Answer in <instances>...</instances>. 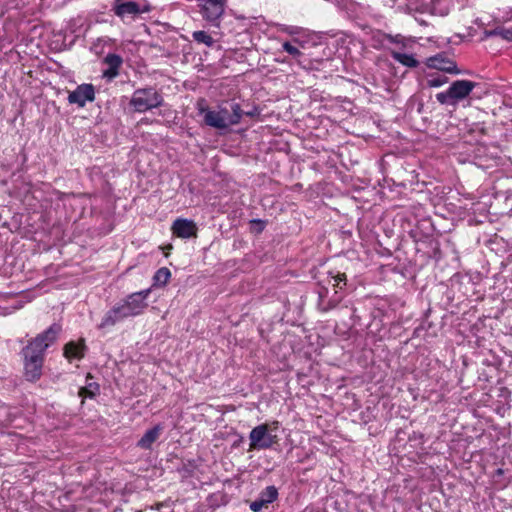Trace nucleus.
Returning <instances> with one entry per match:
<instances>
[{
    "mask_svg": "<svg viewBox=\"0 0 512 512\" xmlns=\"http://www.w3.org/2000/svg\"><path fill=\"white\" fill-rule=\"evenodd\" d=\"M203 19L211 25L219 27L224 14L227 0H197Z\"/></svg>",
    "mask_w": 512,
    "mask_h": 512,
    "instance_id": "obj_6",
    "label": "nucleus"
},
{
    "mask_svg": "<svg viewBox=\"0 0 512 512\" xmlns=\"http://www.w3.org/2000/svg\"><path fill=\"white\" fill-rule=\"evenodd\" d=\"M282 48L285 52H287L289 55L293 57H299L302 55V52L296 46L292 45L288 41L282 44Z\"/></svg>",
    "mask_w": 512,
    "mask_h": 512,
    "instance_id": "obj_22",
    "label": "nucleus"
},
{
    "mask_svg": "<svg viewBox=\"0 0 512 512\" xmlns=\"http://www.w3.org/2000/svg\"><path fill=\"white\" fill-rule=\"evenodd\" d=\"M172 232L179 238L187 239L196 236L197 227L192 220L178 218L173 222Z\"/></svg>",
    "mask_w": 512,
    "mask_h": 512,
    "instance_id": "obj_11",
    "label": "nucleus"
},
{
    "mask_svg": "<svg viewBox=\"0 0 512 512\" xmlns=\"http://www.w3.org/2000/svg\"><path fill=\"white\" fill-rule=\"evenodd\" d=\"M447 81H448V78L446 76L435 73V74H430L428 76L427 85L429 87H441L442 85L447 83Z\"/></svg>",
    "mask_w": 512,
    "mask_h": 512,
    "instance_id": "obj_21",
    "label": "nucleus"
},
{
    "mask_svg": "<svg viewBox=\"0 0 512 512\" xmlns=\"http://www.w3.org/2000/svg\"><path fill=\"white\" fill-rule=\"evenodd\" d=\"M162 102V95L154 87H147L134 91L130 106L137 112H146L161 106Z\"/></svg>",
    "mask_w": 512,
    "mask_h": 512,
    "instance_id": "obj_5",
    "label": "nucleus"
},
{
    "mask_svg": "<svg viewBox=\"0 0 512 512\" xmlns=\"http://www.w3.org/2000/svg\"><path fill=\"white\" fill-rule=\"evenodd\" d=\"M112 11L122 20L126 17L134 19L136 16L140 15L139 3L135 1L115 0Z\"/></svg>",
    "mask_w": 512,
    "mask_h": 512,
    "instance_id": "obj_8",
    "label": "nucleus"
},
{
    "mask_svg": "<svg viewBox=\"0 0 512 512\" xmlns=\"http://www.w3.org/2000/svg\"><path fill=\"white\" fill-rule=\"evenodd\" d=\"M427 66L442 72L458 74L456 62L448 58L445 54H437L427 59Z\"/></svg>",
    "mask_w": 512,
    "mask_h": 512,
    "instance_id": "obj_9",
    "label": "nucleus"
},
{
    "mask_svg": "<svg viewBox=\"0 0 512 512\" xmlns=\"http://www.w3.org/2000/svg\"><path fill=\"white\" fill-rule=\"evenodd\" d=\"M268 504H266L263 499L259 498L256 499L255 501L251 502L250 503V509L253 511V512H260L264 507H267Z\"/></svg>",
    "mask_w": 512,
    "mask_h": 512,
    "instance_id": "obj_24",
    "label": "nucleus"
},
{
    "mask_svg": "<svg viewBox=\"0 0 512 512\" xmlns=\"http://www.w3.org/2000/svg\"><path fill=\"white\" fill-rule=\"evenodd\" d=\"M140 14L149 13L152 10V6L145 2L143 4H139Z\"/></svg>",
    "mask_w": 512,
    "mask_h": 512,
    "instance_id": "obj_26",
    "label": "nucleus"
},
{
    "mask_svg": "<svg viewBox=\"0 0 512 512\" xmlns=\"http://www.w3.org/2000/svg\"><path fill=\"white\" fill-rule=\"evenodd\" d=\"M196 109L203 118L205 125L212 128H228L239 124L245 117L254 118L260 115L255 106L237 102L234 99L221 101L216 109H211L205 98H199Z\"/></svg>",
    "mask_w": 512,
    "mask_h": 512,
    "instance_id": "obj_1",
    "label": "nucleus"
},
{
    "mask_svg": "<svg viewBox=\"0 0 512 512\" xmlns=\"http://www.w3.org/2000/svg\"><path fill=\"white\" fill-rule=\"evenodd\" d=\"M61 332L59 324H52L43 333L32 339L22 350L24 357L25 377L29 381H36L42 374L45 350L51 346Z\"/></svg>",
    "mask_w": 512,
    "mask_h": 512,
    "instance_id": "obj_2",
    "label": "nucleus"
},
{
    "mask_svg": "<svg viewBox=\"0 0 512 512\" xmlns=\"http://www.w3.org/2000/svg\"><path fill=\"white\" fill-rule=\"evenodd\" d=\"M95 100V88L92 84H81L75 90L69 92L68 102L82 108L87 102Z\"/></svg>",
    "mask_w": 512,
    "mask_h": 512,
    "instance_id": "obj_7",
    "label": "nucleus"
},
{
    "mask_svg": "<svg viewBox=\"0 0 512 512\" xmlns=\"http://www.w3.org/2000/svg\"><path fill=\"white\" fill-rule=\"evenodd\" d=\"M99 393V385L95 382L88 383L85 387L80 388L79 396L93 398Z\"/></svg>",
    "mask_w": 512,
    "mask_h": 512,
    "instance_id": "obj_20",
    "label": "nucleus"
},
{
    "mask_svg": "<svg viewBox=\"0 0 512 512\" xmlns=\"http://www.w3.org/2000/svg\"><path fill=\"white\" fill-rule=\"evenodd\" d=\"M278 421H273L271 425L260 424L254 427L249 433V451L270 449L278 442V436L272 434L273 430H277Z\"/></svg>",
    "mask_w": 512,
    "mask_h": 512,
    "instance_id": "obj_3",
    "label": "nucleus"
},
{
    "mask_svg": "<svg viewBox=\"0 0 512 512\" xmlns=\"http://www.w3.org/2000/svg\"><path fill=\"white\" fill-rule=\"evenodd\" d=\"M476 83L470 80H456L447 91L436 94V99L440 104L455 106L459 101L467 98L475 88Z\"/></svg>",
    "mask_w": 512,
    "mask_h": 512,
    "instance_id": "obj_4",
    "label": "nucleus"
},
{
    "mask_svg": "<svg viewBox=\"0 0 512 512\" xmlns=\"http://www.w3.org/2000/svg\"><path fill=\"white\" fill-rule=\"evenodd\" d=\"M123 320H124V318L122 317L120 310L115 305L105 313L100 324L98 325V328L99 329L110 328Z\"/></svg>",
    "mask_w": 512,
    "mask_h": 512,
    "instance_id": "obj_14",
    "label": "nucleus"
},
{
    "mask_svg": "<svg viewBox=\"0 0 512 512\" xmlns=\"http://www.w3.org/2000/svg\"><path fill=\"white\" fill-rule=\"evenodd\" d=\"M151 290L145 289L135 292L127 296L123 301L128 305L132 312L137 316L143 313L147 307L146 299L148 298Z\"/></svg>",
    "mask_w": 512,
    "mask_h": 512,
    "instance_id": "obj_10",
    "label": "nucleus"
},
{
    "mask_svg": "<svg viewBox=\"0 0 512 512\" xmlns=\"http://www.w3.org/2000/svg\"><path fill=\"white\" fill-rule=\"evenodd\" d=\"M259 498L263 499V501L269 505L278 498V490L273 485L267 486L260 492Z\"/></svg>",
    "mask_w": 512,
    "mask_h": 512,
    "instance_id": "obj_18",
    "label": "nucleus"
},
{
    "mask_svg": "<svg viewBox=\"0 0 512 512\" xmlns=\"http://www.w3.org/2000/svg\"><path fill=\"white\" fill-rule=\"evenodd\" d=\"M103 62L108 66V68L103 71V77L108 80L116 78L123 64L122 57L115 53H109L104 57Z\"/></svg>",
    "mask_w": 512,
    "mask_h": 512,
    "instance_id": "obj_12",
    "label": "nucleus"
},
{
    "mask_svg": "<svg viewBox=\"0 0 512 512\" xmlns=\"http://www.w3.org/2000/svg\"><path fill=\"white\" fill-rule=\"evenodd\" d=\"M85 343L83 340L79 342H69L64 347V356L68 360L82 359L84 357Z\"/></svg>",
    "mask_w": 512,
    "mask_h": 512,
    "instance_id": "obj_15",
    "label": "nucleus"
},
{
    "mask_svg": "<svg viewBox=\"0 0 512 512\" xmlns=\"http://www.w3.org/2000/svg\"><path fill=\"white\" fill-rule=\"evenodd\" d=\"M390 55L395 61L408 68H416L419 65V61L411 54H405L392 50Z\"/></svg>",
    "mask_w": 512,
    "mask_h": 512,
    "instance_id": "obj_16",
    "label": "nucleus"
},
{
    "mask_svg": "<svg viewBox=\"0 0 512 512\" xmlns=\"http://www.w3.org/2000/svg\"><path fill=\"white\" fill-rule=\"evenodd\" d=\"M163 431V427L158 424L153 428L147 430L144 435L137 442V446L141 449H151L153 443L159 438Z\"/></svg>",
    "mask_w": 512,
    "mask_h": 512,
    "instance_id": "obj_13",
    "label": "nucleus"
},
{
    "mask_svg": "<svg viewBox=\"0 0 512 512\" xmlns=\"http://www.w3.org/2000/svg\"><path fill=\"white\" fill-rule=\"evenodd\" d=\"M116 306L124 319L136 316L124 301L116 304Z\"/></svg>",
    "mask_w": 512,
    "mask_h": 512,
    "instance_id": "obj_23",
    "label": "nucleus"
},
{
    "mask_svg": "<svg viewBox=\"0 0 512 512\" xmlns=\"http://www.w3.org/2000/svg\"><path fill=\"white\" fill-rule=\"evenodd\" d=\"M334 286L338 288H342L341 284L343 283L345 285L346 282V275L345 274H338L334 278Z\"/></svg>",
    "mask_w": 512,
    "mask_h": 512,
    "instance_id": "obj_25",
    "label": "nucleus"
},
{
    "mask_svg": "<svg viewBox=\"0 0 512 512\" xmlns=\"http://www.w3.org/2000/svg\"><path fill=\"white\" fill-rule=\"evenodd\" d=\"M170 277H171L170 270L166 267H161L155 272V274L153 276L154 285L164 286L168 283Z\"/></svg>",
    "mask_w": 512,
    "mask_h": 512,
    "instance_id": "obj_17",
    "label": "nucleus"
},
{
    "mask_svg": "<svg viewBox=\"0 0 512 512\" xmlns=\"http://www.w3.org/2000/svg\"><path fill=\"white\" fill-rule=\"evenodd\" d=\"M505 38L508 39V40H512V30H508L506 32V35H505Z\"/></svg>",
    "mask_w": 512,
    "mask_h": 512,
    "instance_id": "obj_27",
    "label": "nucleus"
},
{
    "mask_svg": "<svg viewBox=\"0 0 512 512\" xmlns=\"http://www.w3.org/2000/svg\"><path fill=\"white\" fill-rule=\"evenodd\" d=\"M192 38L195 42L205 44L208 47H211L214 44L212 36L203 30L194 31L192 33Z\"/></svg>",
    "mask_w": 512,
    "mask_h": 512,
    "instance_id": "obj_19",
    "label": "nucleus"
}]
</instances>
